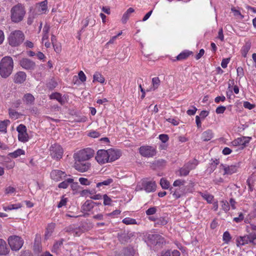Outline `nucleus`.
Returning a JSON list of instances; mask_svg holds the SVG:
<instances>
[{
    "instance_id": "1",
    "label": "nucleus",
    "mask_w": 256,
    "mask_h": 256,
    "mask_svg": "<svg viewBox=\"0 0 256 256\" xmlns=\"http://www.w3.org/2000/svg\"><path fill=\"white\" fill-rule=\"evenodd\" d=\"M14 68L12 58L9 56L2 58L0 62V75L4 78H8L12 73Z\"/></svg>"
},
{
    "instance_id": "2",
    "label": "nucleus",
    "mask_w": 256,
    "mask_h": 256,
    "mask_svg": "<svg viewBox=\"0 0 256 256\" xmlns=\"http://www.w3.org/2000/svg\"><path fill=\"white\" fill-rule=\"evenodd\" d=\"M26 14V11L24 6L21 4H18L11 8V20L14 23L20 22L22 20Z\"/></svg>"
},
{
    "instance_id": "3",
    "label": "nucleus",
    "mask_w": 256,
    "mask_h": 256,
    "mask_svg": "<svg viewBox=\"0 0 256 256\" xmlns=\"http://www.w3.org/2000/svg\"><path fill=\"white\" fill-rule=\"evenodd\" d=\"M24 36L22 31L14 30L10 32L8 38V44L12 46H18L24 42Z\"/></svg>"
},
{
    "instance_id": "4",
    "label": "nucleus",
    "mask_w": 256,
    "mask_h": 256,
    "mask_svg": "<svg viewBox=\"0 0 256 256\" xmlns=\"http://www.w3.org/2000/svg\"><path fill=\"white\" fill-rule=\"evenodd\" d=\"M8 244L13 251H18L22 246L24 242L22 238L17 236H11L8 239Z\"/></svg>"
},
{
    "instance_id": "5",
    "label": "nucleus",
    "mask_w": 256,
    "mask_h": 256,
    "mask_svg": "<svg viewBox=\"0 0 256 256\" xmlns=\"http://www.w3.org/2000/svg\"><path fill=\"white\" fill-rule=\"evenodd\" d=\"M94 150L90 148L82 150L78 152L74 156L75 160L85 161L90 159L94 156Z\"/></svg>"
},
{
    "instance_id": "6",
    "label": "nucleus",
    "mask_w": 256,
    "mask_h": 256,
    "mask_svg": "<svg viewBox=\"0 0 256 256\" xmlns=\"http://www.w3.org/2000/svg\"><path fill=\"white\" fill-rule=\"evenodd\" d=\"M256 240V234L254 233H250L248 235L244 236H240L236 238V246H244L248 243H252L253 244H256L254 240Z\"/></svg>"
},
{
    "instance_id": "7",
    "label": "nucleus",
    "mask_w": 256,
    "mask_h": 256,
    "mask_svg": "<svg viewBox=\"0 0 256 256\" xmlns=\"http://www.w3.org/2000/svg\"><path fill=\"white\" fill-rule=\"evenodd\" d=\"M49 150L50 154L53 159L58 160L62 158L64 150L60 145L54 144L50 146Z\"/></svg>"
},
{
    "instance_id": "8",
    "label": "nucleus",
    "mask_w": 256,
    "mask_h": 256,
    "mask_svg": "<svg viewBox=\"0 0 256 256\" xmlns=\"http://www.w3.org/2000/svg\"><path fill=\"white\" fill-rule=\"evenodd\" d=\"M138 150L140 154L142 156L146 158L153 157L156 154V149L150 146H142L139 148Z\"/></svg>"
},
{
    "instance_id": "9",
    "label": "nucleus",
    "mask_w": 256,
    "mask_h": 256,
    "mask_svg": "<svg viewBox=\"0 0 256 256\" xmlns=\"http://www.w3.org/2000/svg\"><path fill=\"white\" fill-rule=\"evenodd\" d=\"M142 188H138L137 186L136 189L142 190L144 189L147 192H150L155 191L156 190V184L154 182L148 181L147 180H143L142 182Z\"/></svg>"
},
{
    "instance_id": "10",
    "label": "nucleus",
    "mask_w": 256,
    "mask_h": 256,
    "mask_svg": "<svg viewBox=\"0 0 256 256\" xmlns=\"http://www.w3.org/2000/svg\"><path fill=\"white\" fill-rule=\"evenodd\" d=\"M16 130L18 132V139L22 142H26L28 140V136L26 132V126L22 124H20L16 128Z\"/></svg>"
},
{
    "instance_id": "11",
    "label": "nucleus",
    "mask_w": 256,
    "mask_h": 256,
    "mask_svg": "<svg viewBox=\"0 0 256 256\" xmlns=\"http://www.w3.org/2000/svg\"><path fill=\"white\" fill-rule=\"evenodd\" d=\"M148 240L152 244L155 246H160L164 242V238L158 234H149Z\"/></svg>"
},
{
    "instance_id": "12",
    "label": "nucleus",
    "mask_w": 256,
    "mask_h": 256,
    "mask_svg": "<svg viewBox=\"0 0 256 256\" xmlns=\"http://www.w3.org/2000/svg\"><path fill=\"white\" fill-rule=\"evenodd\" d=\"M90 167V164L87 162L76 160L74 168L80 172L88 171Z\"/></svg>"
},
{
    "instance_id": "13",
    "label": "nucleus",
    "mask_w": 256,
    "mask_h": 256,
    "mask_svg": "<svg viewBox=\"0 0 256 256\" xmlns=\"http://www.w3.org/2000/svg\"><path fill=\"white\" fill-rule=\"evenodd\" d=\"M108 154L107 150H98L96 156V160L100 164L108 162Z\"/></svg>"
},
{
    "instance_id": "14",
    "label": "nucleus",
    "mask_w": 256,
    "mask_h": 256,
    "mask_svg": "<svg viewBox=\"0 0 256 256\" xmlns=\"http://www.w3.org/2000/svg\"><path fill=\"white\" fill-rule=\"evenodd\" d=\"M238 166L236 165H227L222 164L220 166V169L223 170L224 175L228 174L230 175L235 172L238 170Z\"/></svg>"
},
{
    "instance_id": "15",
    "label": "nucleus",
    "mask_w": 256,
    "mask_h": 256,
    "mask_svg": "<svg viewBox=\"0 0 256 256\" xmlns=\"http://www.w3.org/2000/svg\"><path fill=\"white\" fill-rule=\"evenodd\" d=\"M66 176L65 172L58 170H54L51 172L50 177L54 181L58 182L62 180Z\"/></svg>"
},
{
    "instance_id": "16",
    "label": "nucleus",
    "mask_w": 256,
    "mask_h": 256,
    "mask_svg": "<svg viewBox=\"0 0 256 256\" xmlns=\"http://www.w3.org/2000/svg\"><path fill=\"white\" fill-rule=\"evenodd\" d=\"M108 162L118 160L121 156V152L118 150L109 149L107 150Z\"/></svg>"
},
{
    "instance_id": "17",
    "label": "nucleus",
    "mask_w": 256,
    "mask_h": 256,
    "mask_svg": "<svg viewBox=\"0 0 256 256\" xmlns=\"http://www.w3.org/2000/svg\"><path fill=\"white\" fill-rule=\"evenodd\" d=\"M20 64L22 68L26 70H34L36 66L34 62L27 58L21 60Z\"/></svg>"
},
{
    "instance_id": "18",
    "label": "nucleus",
    "mask_w": 256,
    "mask_h": 256,
    "mask_svg": "<svg viewBox=\"0 0 256 256\" xmlns=\"http://www.w3.org/2000/svg\"><path fill=\"white\" fill-rule=\"evenodd\" d=\"M250 139L251 138L250 137L242 136L234 140L232 143L234 146H240L243 148L250 142Z\"/></svg>"
},
{
    "instance_id": "19",
    "label": "nucleus",
    "mask_w": 256,
    "mask_h": 256,
    "mask_svg": "<svg viewBox=\"0 0 256 256\" xmlns=\"http://www.w3.org/2000/svg\"><path fill=\"white\" fill-rule=\"evenodd\" d=\"M26 75L24 72H16L14 77V81L16 84H22L26 80Z\"/></svg>"
},
{
    "instance_id": "20",
    "label": "nucleus",
    "mask_w": 256,
    "mask_h": 256,
    "mask_svg": "<svg viewBox=\"0 0 256 256\" xmlns=\"http://www.w3.org/2000/svg\"><path fill=\"white\" fill-rule=\"evenodd\" d=\"M170 194H172V196L175 199H178L182 196L184 194V187L173 190V188H170Z\"/></svg>"
},
{
    "instance_id": "21",
    "label": "nucleus",
    "mask_w": 256,
    "mask_h": 256,
    "mask_svg": "<svg viewBox=\"0 0 256 256\" xmlns=\"http://www.w3.org/2000/svg\"><path fill=\"white\" fill-rule=\"evenodd\" d=\"M96 203L92 200H87L82 206V210L84 212H89L91 210Z\"/></svg>"
},
{
    "instance_id": "22",
    "label": "nucleus",
    "mask_w": 256,
    "mask_h": 256,
    "mask_svg": "<svg viewBox=\"0 0 256 256\" xmlns=\"http://www.w3.org/2000/svg\"><path fill=\"white\" fill-rule=\"evenodd\" d=\"M96 20L92 16L90 15L87 16L85 20L82 21V24H83L82 27V28L81 30L86 28L90 24H91L92 26H93L95 25Z\"/></svg>"
},
{
    "instance_id": "23",
    "label": "nucleus",
    "mask_w": 256,
    "mask_h": 256,
    "mask_svg": "<svg viewBox=\"0 0 256 256\" xmlns=\"http://www.w3.org/2000/svg\"><path fill=\"white\" fill-rule=\"evenodd\" d=\"M9 252L6 242L2 239H0V256L6 255Z\"/></svg>"
},
{
    "instance_id": "24",
    "label": "nucleus",
    "mask_w": 256,
    "mask_h": 256,
    "mask_svg": "<svg viewBox=\"0 0 256 256\" xmlns=\"http://www.w3.org/2000/svg\"><path fill=\"white\" fill-rule=\"evenodd\" d=\"M134 12V10L132 8H128L127 10L124 14L122 18V22L123 24L126 23L128 20L130 14Z\"/></svg>"
},
{
    "instance_id": "25",
    "label": "nucleus",
    "mask_w": 256,
    "mask_h": 256,
    "mask_svg": "<svg viewBox=\"0 0 256 256\" xmlns=\"http://www.w3.org/2000/svg\"><path fill=\"white\" fill-rule=\"evenodd\" d=\"M22 100L26 104H34V98L32 94L28 93L24 95Z\"/></svg>"
},
{
    "instance_id": "26",
    "label": "nucleus",
    "mask_w": 256,
    "mask_h": 256,
    "mask_svg": "<svg viewBox=\"0 0 256 256\" xmlns=\"http://www.w3.org/2000/svg\"><path fill=\"white\" fill-rule=\"evenodd\" d=\"M55 228V224L54 223L49 224L46 228V232L45 233V238H48L52 233Z\"/></svg>"
},
{
    "instance_id": "27",
    "label": "nucleus",
    "mask_w": 256,
    "mask_h": 256,
    "mask_svg": "<svg viewBox=\"0 0 256 256\" xmlns=\"http://www.w3.org/2000/svg\"><path fill=\"white\" fill-rule=\"evenodd\" d=\"M160 81L158 77H154L152 78V86L150 88L147 90V91L154 90L158 88L160 85Z\"/></svg>"
},
{
    "instance_id": "28",
    "label": "nucleus",
    "mask_w": 256,
    "mask_h": 256,
    "mask_svg": "<svg viewBox=\"0 0 256 256\" xmlns=\"http://www.w3.org/2000/svg\"><path fill=\"white\" fill-rule=\"evenodd\" d=\"M213 137V133L211 130H208L202 134V138L204 141H208Z\"/></svg>"
},
{
    "instance_id": "29",
    "label": "nucleus",
    "mask_w": 256,
    "mask_h": 256,
    "mask_svg": "<svg viewBox=\"0 0 256 256\" xmlns=\"http://www.w3.org/2000/svg\"><path fill=\"white\" fill-rule=\"evenodd\" d=\"M64 239L62 238L55 242L52 248V252L56 253H58V251L63 244Z\"/></svg>"
},
{
    "instance_id": "30",
    "label": "nucleus",
    "mask_w": 256,
    "mask_h": 256,
    "mask_svg": "<svg viewBox=\"0 0 256 256\" xmlns=\"http://www.w3.org/2000/svg\"><path fill=\"white\" fill-rule=\"evenodd\" d=\"M50 99L56 100L61 104H64V100L60 93H53L50 96Z\"/></svg>"
},
{
    "instance_id": "31",
    "label": "nucleus",
    "mask_w": 256,
    "mask_h": 256,
    "mask_svg": "<svg viewBox=\"0 0 256 256\" xmlns=\"http://www.w3.org/2000/svg\"><path fill=\"white\" fill-rule=\"evenodd\" d=\"M47 9V2L44 0L40 3L38 6V12L40 14L45 13Z\"/></svg>"
},
{
    "instance_id": "32",
    "label": "nucleus",
    "mask_w": 256,
    "mask_h": 256,
    "mask_svg": "<svg viewBox=\"0 0 256 256\" xmlns=\"http://www.w3.org/2000/svg\"><path fill=\"white\" fill-rule=\"evenodd\" d=\"M74 182V179L68 178L62 182L60 183L58 185V187L60 188H66L68 187L70 184H72Z\"/></svg>"
},
{
    "instance_id": "33",
    "label": "nucleus",
    "mask_w": 256,
    "mask_h": 256,
    "mask_svg": "<svg viewBox=\"0 0 256 256\" xmlns=\"http://www.w3.org/2000/svg\"><path fill=\"white\" fill-rule=\"evenodd\" d=\"M199 194L202 197V198L206 200L208 203H212L213 199H214V196L212 194H210L208 192H199Z\"/></svg>"
},
{
    "instance_id": "34",
    "label": "nucleus",
    "mask_w": 256,
    "mask_h": 256,
    "mask_svg": "<svg viewBox=\"0 0 256 256\" xmlns=\"http://www.w3.org/2000/svg\"><path fill=\"white\" fill-rule=\"evenodd\" d=\"M198 161L196 160H194L192 161L188 162L185 164L184 165L190 171L195 168L198 164Z\"/></svg>"
},
{
    "instance_id": "35",
    "label": "nucleus",
    "mask_w": 256,
    "mask_h": 256,
    "mask_svg": "<svg viewBox=\"0 0 256 256\" xmlns=\"http://www.w3.org/2000/svg\"><path fill=\"white\" fill-rule=\"evenodd\" d=\"M192 54V52L185 51L181 52L176 56V59L178 60L186 59Z\"/></svg>"
},
{
    "instance_id": "36",
    "label": "nucleus",
    "mask_w": 256,
    "mask_h": 256,
    "mask_svg": "<svg viewBox=\"0 0 256 256\" xmlns=\"http://www.w3.org/2000/svg\"><path fill=\"white\" fill-rule=\"evenodd\" d=\"M105 80L104 78L99 72H96L94 75L93 82H98L100 83H104Z\"/></svg>"
},
{
    "instance_id": "37",
    "label": "nucleus",
    "mask_w": 256,
    "mask_h": 256,
    "mask_svg": "<svg viewBox=\"0 0 256 256\" xmlns=\"http://www.w3.org/2000/svg\"><path fill=\"white\" fill-rule=\"evenodd\" d=\"M167 220L164 217H160L156 219V222L154 223V226H164L168 223Z\"/></svg>"
},
{
    "instance_id": "38",
    "label": "nucleus",
    "mask_w": 256,
    "mask_h": 256,
    "mask_svg": "<svg viewBox=\"0 0 256 256\" xmlns=\"http://www.w3.org/2000/svg\"><path fill=\"white\" fill-rule=\"evenodd\" d=\"M123 253L125 256H134V250L132 247H127L124 249Z\"/></svg>"
},
{
    "instance_id": "39",
    "label": "nucleus",
    "mask_w": 256,
    "mask_h": 256,
    "mask_svg": "<svg viewBox=\"0 0 256 256\" xmlns=\"http://www.w3.org/2000/svg\"><path fill=\"white\" fill-rule=\"evenodd\" d=\"M24 152L22 149H18L12 152H10L9 154V156L12 158H16L20 155L24 154Z\"/></svg>"
},
{
    "instance_id": "40",
    "label": "nucleus",
    "mask_w": 256,
    "mask_h": 256,
    "mask_svg": "<svg viewBox=\"0 0 256 256\" xmlns=\"http://www.w3.org/2000/svg\"><path fill=\"white\" fill-rule=\"evenodd\" d=\"M22 207L20 204H10L7 206H4L3 208L5 211L10 210H16Z\"/></svg>"
},
{
    "instance_id": "41",
    "label": "nucleus",
    "mask_w": 256,
    "mask_h": 256,
    "mask_svg": "<svg viewBox=\"0 0 256 256\" xmlns=\"http://www.w3.org/2000/svg\"><path fill=\"white\" fill-rule=\"evenodd\" d=\"M8 113H9L10 117L11 118L16 120L20 118V114L18 112H16L12 109H11V108L9 109Z\"/></svg>"
},
{
    "instance_id": "42",
    "label": "nucleus",
    "mask_w": 256,
    "mask_h": 256,
    "mask_svg": "<svg viewBox=\"0 0 256 256\" xmlns=\"http://www.w3.org/2000/svg\"><path fill=\"white\" fill-rule=\"evenodd\" d=\"M9 123L10 121L8 120L0 121V132H6L7 126Z\"/></svg>"
},
{
    "instance_id": "43",
    "label": "nucleus",
    "mask_w": 256,
    "mask_h": 256,
    "mask_svg": "<svg viewBox=\"0 0 256 256\" xmlns=\"http://www.w3.org/2000/svg\"><path fill=\"white\" fill-rule=\"evenodd\" d=\"M178 172H179V174H178V176H186L188 174L189 172H190V170L186 168V167L184 165L182 168H181L179 170H178Z\"/></svg>"
},
{
    "instance_id": "44",
    "label": "nucleus",
    "mask_w": 256,
    "mask_h": 256,
    "mask_svg": "<svg viewBox=\"0 0 256 256\" xmlns=\"http://www.w3.org/2000/svg\"><path fill=\"white\" fill-rule=\"evenodd\" d=\"M122 222L126 224H136V221L135 219L130 218H126L122 220Z\"/></svg>"
},
{
    "instance_id": "45",
    "label": "nucleus",
    "mask_w": 256,
    "mask_h": 256,
    "mask_svg": "<svg viewBox=\"0 0 256 256\" xmlns=\"http://www.w3.org/2000/svg\"><path fill=\"white\" fill-rule=\"evenodd\" d=\"M113 182L112 179V178H108L106 180H105L102 182H98L96 184V187L97 188H100L102 186H108L110 184H112Z\"/></svg>"
},
{
    "instance_id": "46",
    "label": "nucleus",
    "mask_w": 256,
    "mask_h": 256,
    "mask_svg": "<svg viewBox=\"0 0 256 256\" xmlns=\"http://www.w3.org/2000/svg\"><path fill=\"white\" fill-rule=\"evenodd\" d=\"M231 10L233 12L234 15L238 18L242 20L244 18V16L241 14L240 10H236L234 7L232 8Z\"/></svg>"
},
{
    "instance_id": "47",
    "label": "nucleus",
    "mask_w": 256,
    "mask_h": 256,
    "mask_svg": "<svg viewBox=\"0 0 256 256\" xmlns=\"http://www.w3.org/2000/svg\"><path fill=\"white\" fill-rule=\"evenodd\" d=\"M57 85V82L52 79L50 80L46 84L47 87L51 90L54 89Z\"/></svg>"
},
{
    "instance_id": "48",
    "label": "nucleus",
    "mask_w": 256,
    "mask_h": 256,
    "mask_svg": "<svg viewBox=\"0 0 256 256\" xmlns=\"http://www.w3.org/2000/svg\"><path fill=\"white\" fill-rule=\"evenodd\" d=\"M160 184L162 188L168 189L170 186V182L164 178H162L160 181Z\"/></svg>"
},
{
    "instance_id": "49",
    "label": "nucleus",
    "mask_w": 256,
    "mask_h": 256,
    "mask_svg": "<svg viewBox=\"0 0 256 256\" xmlns=\"http://www.w3.org/2000/svg\"><path fill=\"white\" fill-rule=\"evenodd\" d=\"M186 183V181L183 180L178 179L176 180L174 183L173 186L175 187L178 186L179 188H182V186H184Z\"/></svg>"
},
{
    "instance_id": "50",
    "label": "nucleus",
    "mask_w": 256,
    "mask_h": 256,
    "mask_svg": "<svg viewBox=\"0 0 256 256\" xmlns=\"http://www.w3.org/2000/svg\"><path fill=\"white\" fill-rule=\"evenodd\" d=\"M220 203L222 204V209L225 211L226 212H227L230 210V205L228 202L226 200H222L220 202Z\"/></svg>"
},
{
    "instance_id": "51",
    "label": "nucleus",
    "mask_w": 256,
    "mask_h": 256,
    "mask_svg": "<svg viewBox=\"0 0 256 256\" xmlns=\"http://www.w3.org/2000/svg\"><path fill=\"white\" fill-rule=\"evenodd\" d=\"M250 44H246L242 48V54L244 56H246V55L247 53L248 52V50H250Z\"/></svg>"
},
{
    "instance_id": "52",
    "label": "nucleus",
    "mask_w": 256,
    "mask_h": 256,
    "mask_svg": "<svg viewBox=\"0 0 256 256\" xmlns=\"http://www.w3.org/2000/svg\"><path fill=\"white\" fill-rule=\"evenodd\" d=\"M232 238L228 232H225L223 234V240L228 244L231 240Z\"/></svg>"
},
{
    "instance_id": "53",
    "label": "nucleus",
    "mask_w": 256,
    "mask_h": 256,
    "mask_svg": "<svg viewBox=\"0 0 256 256\" xmlns=\"http://www.w3.org/2000/svg\"><path fill=\"white\" fill-rule=\"evenodd\" d=\"M247 184L248 186L249 190L250 191H252L254 190V182L252 177L248 178L247 180Z\"/></svg>"
},
{
    "instance_id": "54",
    "label": "nucleus",
    "mask_w": 256,
    "mask_h": 256,
    "mask_svg": "<svg viewBox=\"0 0 256 256\" xmlns=\"http://www.w3.org/2000/svg\"><path fill=\"white\" fill-rule=\"evenodd\" d=\"M156 211L157 209L156 207H151L146 210V215L150 216L156 214Z\"/></svg>"
},
{
    "instance_id": "55",
    "label": "nucleus",
    "mask_w": 256,
    "mask_h": 256,
    "mask_svg": "<svg viewBox=\"0 0 256 256\" xmlns=\"http://www.w3.org/2000/svg\"><path fill=\"white\" fill-rule=\"evenodd\" d=\"M103 198L104 205L106 206L110 204L112 199L109 196H108L106 194H104L103 196Z\"/></svg>"
},
{
    "instance_id": "56",
    "label": "nucleus",
    "mask_w": 256,
    "mask_h": 256,
    "mask_svg": "<svg viewBox=\"0 0 256 256\" xmlns=\"http://www.w3.org/2000/svg\"><path fill=\"white\" fill-rule=\"evenodd\" d=\"M252 208L253 209L249 215L250 218H256V203L253 204Z\"/></svg>"
},
{
    "instance_id": "57",
    "label": "nucleus",
    "mask_w": 256,
    "mask_h": 256,
    "mask_svg": "<svg viewBox=\"0 0 256 256\" xmlns=\"http://www.w3.org/2000/svg\"><path fill=\"white\" fill-rule=\"evenodd\" d=\"M88 136L93 138H97L100 136V134L97 131L93 130L90 132Z\"/></svg>"
},
{
    "instance_id": "58",
    "label": "nucleus",
    "mask_w": 256,
    "mask_h": 256,
    "mask_svg": "<svg viewBox=\"0 0 256 256\" xmlns=\"http://www.w3.org/2000/svg\"><path fill=\"white\" fill-rule=\"evenodd\" d=\"M79 182L82 185L88 186L90 184V181L86 178H80Z\"/></svg>"
},
{
    "instance_id": "59",
    "label": "nucleus",
    "mask_w": 256,
    "mask_h": 256,
    "mask_svg": "<svg viewBox=\"0 0 256 256\" xmlns=\"http://www.w3.org/2000/svg\"><path fill=\"white\" fill-rule=\"evenodd\" d=\"M16 191V188L12 186H8L5 189V194H12Z\"/></svg>"
},
{
    "instance_id": "60",
    "label": "nucleus",
    "mask_w": 256,
    "mask_h": 256,
    "mask_svg": "<svg viewBox=\"0 0 256 256\" xmlns=\"http://www.w3.org/2000/svg\"><path fill=\"white\" fill-rule=\"evenodd\" d=\"M244 218V216L242 212H240L239 214L238 217H236L234 218V221L236 222H240L242 221Z\"/></svg>"
},
{
    "instance_id": "61",
    "label": "nucleus",
    "mask_w": 256,
    "mask_h": 256,
    "mask_svg": "<svg viewBox=\"0 0 256 256\" xmlns=\"http://www.w3.org/2000/svg\"><path fill=\"white\" fill-rule=\"evenodd\" d=\"M226 109V108L224 106H219L216 108V112L218 114H223Z\"/></svg>"
},
{
    "instance_id": "62",
    "label": "nucleus",
    "mask_w": 256,
    "mask_h": 256,
    "mask_svg": "<svg viewBox=\"0 0 256 256\" xmlns=\"http://www.w3.org/2000/svg\"><path fill=\"white\" fill-rule=\"evenodd\" d=\"M230 58L223 59L221 62V66H222V68H226L227 67L228 64L230 62Z\"/></svg>"
},
{
    "instance_id": "63",
    "label": "nucleus",
    "mask_w": 256,
    "mask_h": 256,
    "mask_svg": "<svg viewBox=\"0 0 256 256\" xmlns=\"http://www.w3.org/2000/svg\"><path fill=\"white\" fill-rule=\"evenodd\" d=\"M78 78L82 82H84L86 80V76L82 71L79 72Z\"/></svg>"
},
{
    "instance_id": "64",
    "label": "nucleus",
    "mask_w": 256,
    "mask_h": 256,
    "mask_svg": "<svg viewBox=\"0 0 256 256\" xmlns=\"http://www.w3.org/2000/svg\"><path fill=\"white\" fill-rule=\"evenodd\" d=\"M159 138L162 142L164 143L168 140V137L166 134H162L159 136Z\"/></svg>"
}]
</instances>
